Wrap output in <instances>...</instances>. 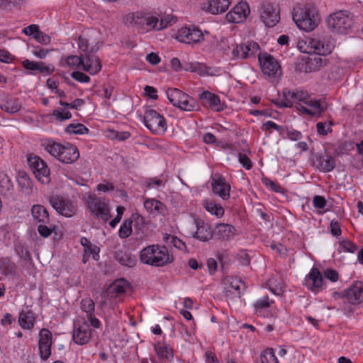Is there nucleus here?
Returning a JSON list of instances; mask_svg holds the SVG:
<instances>
[{
    "mask_svg": "<svg viewBox=\"0 0 363 363\" xmlns=\"http://www.w3.org/2000/svg\"><path fill=\"white\" fill-rule=\"evenodd\" d=\"M297 47L301 52L318 55H328L333 50V43L323 33L313 34L310 37L299 40Z\"/></svg>",
    "mask_w": 363,
    "mask_h": 363,
    "instance_id": "1",
    "label": "nucleus"
},
{
    "mask_svg": "<svg viewBox=\"0 0 363 363\" xmlns=\"http://www.w3.org/2000/svg\"><path fill=\"white\" fill-rule=\"evenodd\" d=\"M140 259L143 264L160 267L172 263L174 257L165 246L151 245L140 251Z\"/></svg>",
    "mask_w": 363,
    "mask_h": 363,
    "instance_id": "2",
    "label": "nucleus"
},
{
    "mask_svg": "<svg viewBox=\"0 0 363 363\" xmlns=\"http://www.w3.org/2000/svg\"><path fill=\"white\" fill-rule=\"evenodd\" d=\"M293 20L297 27L306 32L313 30L320 23V17L315 8L303 7L294 9Z\"/></svg>",
    "mask_w": 363,
    "mask_h": 363,
    "instance_id": "3",
    "label": "nucleus"
},
{
    "mask_svg": "<svg viewBox=\"0 0 363 363\" xmlns=\"http://www.w3.org/2000/svg\"><path fill=\"white\" fill-rule=\"evenodd\" d=\"M45 150L62 163L72 164L79 157L77 147L72 144L61 145L52 142L45 145Z\"/></svg>",
    "mask_w": 363,
    "mask_h": 363,
    "instance_id": "4",
    "label": "nucleus"
},
{
    "mask_svg": "<svg viewBox=\"0 0 363 363\" xmlns=\"http://www.w3.org/2000/svg\"><path fill=\"white\" fill-rule=\"evenodd\" d=\"M167 96L174 106L182 111H192L197 109L198 105L195 99L178 89H168Z\"/></svg>",
    "mask_w": 363,
    "mask_h": 363,
    "instance_id": "5",
    "label": "nucleus"
},
{
    "mask_svg": "<svg viewBox=\"0 0 363 363\" xmlns=\"http://www.w3.org/2000/svg\"><path fill=\"white\" fill-rule=\"evenodd\" d=\"M345 11H340L331 14L327 20L328 28L334 33L345 34L353 24L352 17Z\"/></svg>",
    "mask_w": 363,
    "mask_h": 363,
    "instance_id": "6",
    "label": "nucleus"
},
{
    "mask_svg": "<svg viewBox=\"0 0 363 363\" xmlns=\"http://www.w3.org/2000/svg\"><path fill=\"white\" fill-rule=\"evenodd\" d=\"M28 164L35 176V178L42 184L50 183V172L47 163L37 155L28 157Z\"/></svg>",
    "mask_w": 363,
    "mask_h": 363,
    "instance_id": "7",
    "label": "nucleus"
},
{
    "mask_svg": "<svg viewBox=\"0 0 363 363\" xmlns=\"http://www.w3.org/2000/svg\"><path fill=\"white\" fill-rule=\"evenodd\" d=\"M145 126L156 135L163 134L167 128V122L163 116L153 109L146 110L144 115Z\"/></svg>",
    "mask_w": 363,
    "mask_h": 363,
    "instance_id": "8",
    "label": "nucleus"
},
{
    "mask_svg": "<svg viewBox=\"0 0 363 363\" xmlns=\"http://www.w3.org/2000/svg\"><path fill=\"white\" fill-rule=\"evenodd\" d=\"M86 203L89 210L98 220L106 222L111 218L110 208L101 198L90 195Z\"/></svg>",
    "mask_w": 363,
    "mask_h": 363,
    "instance_id": "9",
    "label": "nucleus"
},
{
    "mask_svg": "<svg viewBox=\"0 0 363 363\" xmlns=\"http://www.w3.org/2000/svg\"><path fill=\"white\" fill-rule=\"evenodd\" d=\"M264 74L268 76L272 82H277L281 76V68L277 60L272 55L264 54L259 57Z\"/></svg>",
    "mask_w": 363,
    "mask_h": 363,
    "instance_id": "10",
    "label": "nucleus"
},
{
    "mask_svg": "<svg viewBox=\"0 0 363 363\" xmlns=\"http://www.w3.org/2000/svg\"><path fill=\"white\" fill-rule=\"evenodd\" d=\"M333 296L335 298L342 297L345 305L346 302L352 305H358L363 301V284L362 282H356L350 288L345 290L343 295L337 292H333Z\"/></svg>",
    "mask_w": 363,
    "mask_h": 363,
    "instance_id": "11",
    "label": "nucleus"
},
{
    "mask_svg": "<svg viewBox=\"0 0 363 363\" xmlns=\"http://www.w3.org/2000/svg\"><path fill=\"white\" fill-rule=\"evenodd\" d=\"M49 202L60 214L65 217H72L77 212V205L69 199L52 196L50 197Z\"/></svg>",
    "mask_w": 363,
    "mask_h": 363,
    "instance_id": "12",
    "label": "nucleus"
},
{
    "mask_svg": "<svg viewBox=\"0 0 363 363\" xmlns=\"http://www.w3.org/2000/svg\"><path fill=\"white\" fill-rule=\"evenodd\" d=\"M260 18L266 26L272 28L280 20L279 11L272 3L266 1L260 6Z\"/></svg>",
    "mask_w": 363,
    "mask_h": 363,
    "instance_id": "13",
    "label": "nucleus"
},
{
    "mask_svg": "<svg viewBox=\"0 0 363 363\" xmlns=\"http://www.w3.org/2000/svg\"><path fill=\"white\" fill-rule=\"evenodd\" d=\"M176 38L179 42L184 43H196L203 39V34L201 30L196 27L190 26L179 29Z\"/></svg>",
    "mask_w": 363,
    "mask_h": 363,
    "instance_id": "14",
    "label": "nucleus"
},
{
    "mask_svg": "<svg viewBox=\"0 0 363 363\" xmlns=\"http://www.w3.org/2000/svg\"><path fill=\"white\" fill-rule=\"evenodd\" d=\"M52 333L46 328L39 333L38 349L41 359L47 360L51 355Z\"/></svg>",
    "mask_w": 363,
    "mask_h": 363,
    "instance_id": "15",
    "label": "nucleus"
},
{
    "mask_svg": "<svg viewBox=\"0 0 363 363\" xmlns=\"http://www.w3.org/2000/svg\"><path fill=\"white\" fill-rule=\"evenodd\" d=\"M259 49V45L253 41L237 45L232 50L233 59H246L254 55Z\"/></svg>",
    "mask_w": 363,
    "mask_h": 363,
    "instance_id": "16",
    "label": "nucleus"
},
{
    "mask_svg": "<svg viewBox=\"0 0 363 363\" xmlns=\"http://www.w3.org/2000/svg\"><path fill=\"white\" fill-rule=\"evenodd\" d=\"M91 329L87 323H75L74 325L72 340L76 344L83 345L88 343L91 339Z\"/></svg>",
    "mask_w": 363,
    "mask_h": 363,
    "instance_id": "17",
    "label": "nucleus"
},
{
    "mask_svg": "<svg viewBox=\"0 0 363 363\" xmlns=\"http://www.w3.org/2000/svg\"><path fill=\"white\" fill-rule=\"evenodd\" d=\"M250 13V9L247 3L238 4L226 15V20L230 23H239L242 22Z\"/></svg>",
    "mask_w": 363,
    "mask_h": 363,
    "instance_id": "18",
    "label": "nucleus"
},
{
    "mask_svg": "<svg viewBox=\"0 0 363 363\" xmlns=\"http://www.w3.org/2000/svg\"><path fill=\"white\" fill-rule=\"evenodd\" d=\"M94 54L88 53L82 55L83 64L82 69L92 75L97 74L101 69V61Z\"/></svg>",
    "mask_w": 363,
    "mask_h": 363,
    "instance_id": "19",
    "label": "nucleus"
},
{
    "mask_svg": "<svg viewBox=\"0 0 363 363\" xmlns=\"http://www.w3.org/2000/svg\"><path fill=\"white\" fill-rule=\"evenodd\" d=\"M314 164L323 172H330L335 167V159L327 154H316L314 156Z\"/></svg>",
    "mask_w": 363,
    "mask_h": 363,
    "instance_id": "20",
    "label": "nucleus"
},
{
    "mask_svg": "<svg viewBox=\"0 0 363 363\" xmlns=\"http://www.w3.org/2000/svg\"><path fill=\"white\" fill-rule=\"evenodd\" d=\"M211 186L213 192L223 200H227L230 198V186L223 177L213 178Z\"/></svg>",
    "mask_w": 363,
    "mask_h": 363,
    "instance_id": "21",
    "label": "nucleus"
},
{
    "mask_svg": "<svg viewBox=\"0 0 363 363\" xmlns=\"http://www.w3.org/2000/svg\"><path fill=\"white\" fill-rule=\"evenodd\" d=\"M230 4V0H211L203 3L201 9L212 14H218L225 12Z\"/></svg>",
    "mask_w": 363,
    "mask_h": 363,
    "instance_id": "22",
    "label": "nucleus"
},
{
    "mask_svg": "<svg viewBox=\"0 0 363 363\" xmlns=\"http://www.w3.org/2000/svg\"><path fill=\"white\" fill-rule=\"evenodd\" d=\"M195 223L196 230L193 233V237L202 242L210 240L213 235V232L210 225L200 219L196 220Z\"/></svg>",
    "mask_w": 363,
    "mask_h": 363,
    "instance_id": "23",
    "label": "nucleus"
},
{
    "mask_svg": "<svg viewBox=\"0 0 363 363\" xmlns=\"http://www.w3.org/2000/svg\"><path fill=\"white\" fill-rule=\"evenodd\" d=\"M199 99L201 101L203 106L210 107L214 111H220L223 109L220 97L213 93L204 91L199 94Z\"/></svg>",
    "mask_w": 363,
    "mask_h": 363,
    "instance_id": "24",
    "label": "nucleus"
},
{
    "mask_svg": "<svg viewBox=\"0 0 363 363\" xmlns=\"http://www.w3.org/2000/svg\"><path fill=\"white\" fill-rule=\"evenodd\" d=\"M237 233L236 228L228 223H218L215 227L214 235L221 240H230Z\"/></svg>",
    "mask_w": 363,
    "mask_h": 363,
    "instance_id": "25",
    "label": "nucleus"
},
{
    "mask_svg": "<svg viewBox=\"0 0 363 363\" xmlns=\"http://www.w3.org/2000/svg\"><path fill=\"white\" fill-rule=\"evenodd\" d=\"M305 281L306 286L310 290L318 292L323 286V279L318 269L312 268Z\"/></svg>",
    "mask_w": 363,
    "mask_h": 363,
    "instance_id": "26",
    "label": "nucleus"
},
{
    "mask_svg": "<svg viewBox=\"0 0 363 363\" xmlns=\"http://www.w3.org/2000/svg\"><path fill=\"white\" fill-rule=\"evenodd\" d=\"M129 286V284L123 279L115 281L109 286L107 296L110 298H116L124 294Z\"/></svg>",
    "mask_w": 363,
    "mask_h": 363,
    "instance_id": "27",
    "label": "nucleus"
},
{
    "mask_svg": "<svg viewBox=\"0 0 363 363\" xmlns=\"http://www.w3.org/2000/svg\"><path fill=\"white\" fill-rule=\"evenodd\" d=\"M22 65L26 69L38 71L41 74H50L54 70L53 67L45 65L43 62H34L26 59L23 61Z\"/></svg>",
    "mask_w": 363,
    "mask_h": 363,
    "instance_id": "28",
    "label": "nucleus"
},
{
    "mask_svg": "<svg viewBox=\"0 0 363 363\" xmlns=\"http://www.w3.org/2000/svg\"><path fill=\"white\" fill-rule=\"evenodd\" d=\"M145 16L141 12H134L123 16V22L129 26L145 29Z\"/></svg>",
    "mask_w": 363,
    "mask_h": 363,
    "instance_id": "29",
    "label": "nucleus"
},
{
    "mask_svg": "<svg viewBox=\"0 0 363 363\" xmlns=\"http://www.w3.org/2000/svg\"><path fill=\"white\" fill-rule=\"evenodd\" d=\"M114 258L121 265L127 267H133L137 262V259L134 255L128 251L118 250L114 253Z\"/></svg>",
    "mask_w": 363,
    "mask_h": 363,
    "instance_id": "30",
    "label": "nucleus"
},
{
    "mask_svg": "<svg viewBox=\"0 0 363 363\" xmlns=\"http://www.w3.org/2000/svg\"><path fill=\"white\" fill-rule=\"evenodd\" d=\"M145 208L150 213L164 215L166 206L159 200L147 199L144 201Z\"/></svg>",
    "mask_w": 363,
    "mask_h": 363,
    "instance_id": "31",
    "label": "nucleus"
},
{
    "mask_svg": "<svg viewBox=\"0 0 363 363\" xmlns=\"http://www.w3.org/2000/svg\"><path fill=\"white\" fill-rule=\"evenodd\" d=\"M305 104L308 106L311 111V116L320 117L322 113L327 109V106L325 103L321 102L320 100L308 99Z\"/></svg>",
    "mask_w": 363,
    "mask_h": 363,
    "instance_id": "32",
    "label": "nucleus"
},
{
    "mask_svg": "<svg viewBox=\"0 0 363 363\" xmlns=\"http://www.w3.org/2000/svg\"><path fill=\"white\" fill-rule=\"evenodd\" d=\"M284 97L286 100H291L292 104L296 102L303 101L304 104L310 98L307 91L303 90H296L291 91L289 90H284L283 91Z\"/></svg>",
    "mask_w": 363,
    "mask_h": 363,
    "instance_id": "33",
    "label": "nucleus"
},
{
    "mask_svg": "<svg viewBox=\"0 0 363 363\" xmlns=\"http://www.w3.org/2000/svg\"><path fill=\"white\" fill-rule=\"evenodd\" d=\"M35 320V317L32 311L26 308L20 313L18 322L22 328L28 330L33 328Z\"/></svg>",
    "mask_w": 363,
    "mask_h": 363,
    "instance_id": "34",
    "label": "nucleus"
},
{
    "mask_svg": "<svg viewBox=\"0 0 363 363\" xmlns=\"http://www.w3.org/2000/svg\"><path fill=\"white\" fill-rule=\"evenodd\" d=\"M328 64V60L321 57V55H316L313 57L308 58L306 62V69L307 72H315L320 68L325 67Z\"/></svg>",
    "mask_w": 363,
    "mask_h": 363,
    "instance_id": "35",
    "label": "nucleus"
},
{
    "mask_svg": "<svg viewBox=\"0 0 363 363\" xmlns=\"http://www.w3.org/2000/svg\"><path fill=\"white\" fill-rule=\"evenodd\" d=\"M33 218L39 223L44 224L49 223L50 218L47 209L41 205H34L31 208Z\"/></svg>",
    "mask_w": 363,
    "mask_h": 363,
    "instance_id": "36",
    "label": "nucleus"
},
{
    "mask_svg": "<svg viewBox=\"0 0 363 363\" xmlns=\"http://www.w3.org/2000/svg\"><path fill=\"white\" fill-rule=\"evenodd\" d=\"M60 64L62 67L82 69L83 64L82 55L81 56L69 55L67 57L62 59Z\"/></svg>",
    "mask_w": 363,
    "mask_h": 363,
    "instance_id": "37",
    "label": "nucleus"
},
{
    "mask_svg": "<svg viewBox=\"0 0 363 363\" xmlns=\"http://www.w3.org/2000/svg\"><path fill=\"white\" fill-rule=\"evenodd\" d=\"M21 105L18 99L9 97L0 104V108L9 113H15L20 111Z\"/></svg>",
    "mask_w": 363,
    "mask_h": 363,
    "instance_id": "38",
    "label": "nucleus"
},
{
    "mask_svg": "<svg viewBox=\"0 0 363 363\" xmlns=\"http://www.w3.org/2000/svg\"><path fill=\"white\" fill-rule=\"evenodd\" d=\"M17 181L23 193L29 194L32 191V182L25 172H19Z\"/></svg>",
    "mask_w": 363,
    "mask_h": 363,
    "instance_id": "39",
    "label": "nucleus"
},
{
    "mask_svg": "<svg viewBox=\"0 0 363 363\" xmlns=\"http://www.w3.org/2000/svg\"><path fill=\"white\" fill-rule=\"evenodd\" d=\"M171 66L172 68L175 72H179L182 69L184 70H191V72H195L199 66V64H193V63H184L182 65L180 60L177 57H174L171 60Z\"/></svg>",
    "mask_w": 363,
    "mask_h": 363,
    "instance_id": "40",
    "label": "nucleus"
},
{
    "mask_svg": "<svg viewBox=\"0 0 363 363\" xmlns=\"http://www.w3.org/2000/svg\"><path fill=\"white\" fill-rule=\"evenodd\" d=\"M204 208L205 209L209 212L211 214L217 216L218 218H220L224 214V209L220 205L214 201H205L204 202Z\"/></svg>",
    "mask_w": 363,
    "mask_h": 363,
    "instance_id": "41",
    "label": "nucleus"
},
{
    "mask_svg": "<svg viewBox=\"0 0 363 363\" xmlns=\"http://www.w3.org/2000/svg\"><path fill=\"white\" fill-rule=\"evenodd\" d=\"M78 46L84 54L96 53L99 48L97 45L90 46L89 40L82 36L79 37Z\"/></svg>",
    "mask_w": 363,
    "mask_h": 363,
    "instance_id": "42",
    "label": "nucleus"
},
{
    "mask_svg": "<svg viewBox=\"0 0 363 363\" xmlns=\"http://www.w3.org/2000/svg\"><path fill=\"white\" fill-rule=\"evenodd\" d=\"M155 350L160 359H170L173 357V350L167 345L157 343L155 345Z\"/></svg>",
    "mask_w": 363,
    "mask_h": 363,
    "instance_id": "43",
    "label": "nucleus"
},
{
    "mask_svg": "<svg viewBox=\"0 0 363 363\" xmlns=\"http://www.w3.org/2000/svg\"><path fill=\"white\" fill-rule=\"evenodd\" d=\"M281 135L291 140L298 141L302 138V133L292 128L284 127Z\"/></svg>",
    "mask_w": 363,
    "mask_h": 363,
    "instance_id": "44",
    "label": "nucleus"
},
{
    "mask_svg": "<svg viewBox=\"0 0 363 363\" xmlns=\"http://www.w3.org/2000/svg\"><path fill=\"white\" fill-rule=\"evenodd\" d=\"M65 131L69 134L83 135L89 132V129L82 123H71L68 125Z\"/></svg>",
    "mask_w": 363,
    "mask_h": 363,
    "instance_id": "45",
    "label": "nucleus"
},
{
    "mask_svg": "<svg viewBox=\"0 0 363 363\" xmlns=\"http://www.w3.org/2000/svg\"><path fill=\"white\" fill-rule=\"evenodd\" d=\"M260 361L262 363H279L272 348H267L261 353Z\"/></svg>",
    "mask_w": 363,
    "mask_h": 363,
    "instance_id": "46",
    "label": "nucleus"
},
{
    "mask_svg": "<svg viewBox=\"0 0 363 363\" xmlns=\"http://www.w3.org/2000/svg\"><path fill=\"white\" fill-rule=\"evenodd\" d=\"M13 187L12 182L9 177L4 173H0V191L1 193L7 194Z\"/></svg>",
    "mask_w": 363,
    "mask_h": 363,
    "instance_id": "47",
    "label": "nucleus"
},
{
    "mask_svg": "<svg viewBox=\"0 0 363 363\" xmlns=\"http://www.w3.org/2000/svg\"><path fill=\"white\" fill-rule=\"evenodd\" d=\"M132 225L133 220L130 219H127L123 223L118 232L121 238H127L131 235Z\"/></svg>",
    "mask_w": 363,
    "mask_h": 363,
    "instance_id": "48",
    "label": "nucleus"
},
{
    "mask_svg": "<svg viewBox=\"0 0 363 363\" xmlns=\"http://www.w3.org/2000/svg\"><path fill=\"white\" fill-rule=\"evenodd\" d=\"M133 223L135 230L144 234V229L146 226V222L145 218L140 214H133Z\"/></svg>",
    "mask_w": 363,
    "mask_h": 363,
    "instance_id": "49",
    "label": "nucleus"
},
{
    "mask_svg": "<svg viewBox=\"0 0 363 363\" xmlns=\"http://www.w3.org/2000/svg\"><path fill=\"white\" fill-rule=\"evenodd\" d=\"M80 306L82 310L88 315H94L95 310V304L94 301L90 298H85L81 301Z\"/></svg>",
    "mask_w": 363,
    "mask_h": 363,
    "instance_id": "50",
    "label": "nucleus"
},
{
    "mask_svg": "<svg viewBox=\"0 0 363 363\" xmlns=\"http://www.w3.org/2000/svg\"><path fill=\"white\" fill-rule=\"evenodd\" d=\"M26 0H0V8L6 9L11 7H20Z\"/></svg>",
    "mask_w": 363,
    "mask_h": 363,
    "instance_id": "51",
    "label": "nucleus"
},
{
    "mask_svg": "<svg viewBox=\"0 0 363 363\" xmlns=\"http://www.w3.org/2000/svg\"><path fill=\"white\" fill-rule=\"evenodd\" d=\"M242 286L243 289H245L246 288L245 283L240 279H238L237 277L232 279V281L230 284V287L236 291V295L238 298H240L241 296V287Z\"/></svg>",
    "mask_w": 363,
    "mask_h": 363,
    "instance_id": "52",
    "label": "nucleus"
},
{
    "mask_svg": "<svg viewBox=\"0 0 363 363\" xmlns=\"http://www.w3.org/2000/svg\"><path fill=\"white\" fill-rule=\"evenodd\" d=\"M52 115L59 121H63L65 120H67L72 118V113L69 111H65L62 109L54 110L52 112Z\"/></svg>",
    "mask_w": 363,
    "mask_h": 363,
    "instance_id": "53",
    "label": "nucleus"
},
{
    "mask_svg": "<svg viewBox=\"0 0 363 363\" xmlns=\"http://www.w3.org/2000/svg\"><path fill=\"white\" fill-rule=\"evenodd\" d=\"M109 132L111 134L108 136L111 137L112 138H115L118 141H124L130 137V133L126 131L118 132L111 130Z\"/></svg>",
    "mask_w": 363,
    "mask_h": 363,
    "instance_id": "54",
    "label": "nucleus"
},
{
    "mask_svg": "<svg viewBox=\"0 0 363 363\" xmlns=\"http://www.w3.org/2000/svg\"><path fill=\"white\" fill-rule=\"evenodd\" d=\"M340 247L346 252L354 253L357 247L355 244L349 240H344L340 242Z\"/></svg>",
    "mask_w": 363,
    "mask_h": 363,
    "instance_id": "55",
    "label": "nucleus"
},
{
    "mask_svg": "<svg viewBox=\"0 0 363 363\" xmlns=\"http://www.w3.org/2000/svg\"><path fill=\"white\" fill-rule=\"evenodd\" d=\"M16 252L18 256L23 259L25 261H30L31 259V255L28 250L24 247L23 245H18L16 247Z\"/></svg>",
    "mask_w": 363,
    "mask_h": 363,
    "instance_id": "56",
    "label": "nucleus"
},
{
    "mask_svg": "<svg viewBox=\"0 0 363 363\" xmlns=\"http://www.w3.org/2000/svg\"><path fill=\"white\" fill-rule=\"evenodd\" d=\"M71 77L76 81L81 83H87L90 82V77L86 74L79 71L73 72L71 74Z\"/></svg>",
    "mask_w": 363,
    "mask_h": 363,
    "instance_id": "57",
    "label": "nucleus"
},
{
    "mask_svg": "<svg viewBox=\"0 0 363 363\" xmlns=\"http://www.w3.org/2000/svg\"><path fill=\"white\" fill-rule=\"evenodd\" d=\"M159 19L155 16H145V29L150 27L158 30Z\"/></svg>",
    "mask_w": 363,
    "mask_h": 363,
    "instance_id": "58",
    "label": "nucleus"
},
{
    "mask_svg": "<svg viewBox=\"0 0 363 363\" xmlns=\"http://www.w3.org/2000/svg\"><path fill=\"white\" fill-rule=\"evenodd\" d=\"M175 22V20L172 16H167L164 18H162L159 21L158 30L166 28L167 26H171L172 23Z\"/></svg>",
    "mask_w": 363,
    "mask_h": 363,
    "instance_id": "59",
    "label": "nucleus"
},
{
    "mask_svg": "<svg viewBox=\"0 0 363 363\" xmlns=\"http://www.w3.org/2000/svg\"><path fill=\"white\" fill-rule=\"evenodd\" d=\"M238 160L242 167L246 169L249 170L252 168V163L250 159L245 154L240 153L238 155Z\"/></svg>",
    "mask_w": 363,
    "mask_h": 363,
    "instance_id": "60",
    "label": "nucleus"
},
{
    "mask_svg": "<svg viewBox=\"0 0 363 363\" xmlns=\"http://www.w3.org/2000/svg\"><path fill=\"white\" fill-rule=\"evenodd\" d=\"M333 125L332 123H330V125L328 127V128H325V124L323 122H318L316 123V128H317V132L318 134L320 135H328V133H331L332 132V128H330V126Z\"/></svg>",
    "mask_w": 363,
    "mask_h": 363,
    "instance_id": "61",
    "label": "nucleus"
},
{
    "mask_svg": "<svg viewBox=\"0 0 363 363\" xmlns=\"http://www.w3.org/2000/svg\"><path fill=\"white\" fill-rule=\"evenodd\" d=\"M313 203L316 208H323L326 205V200L323 196L316 195L313 199Z\"/></svg>",
    "mask_w": 363,
    "mask_h": 363,
    "instance_id": "62",
    "label": "nucleus"
},
{
    "mask_svg": "<svg viewBox=\"0 0 363 363\" xmlns=\"http://www.w3.org/2000/svg\"><path fill=\"white\" fill-rule=\"evenodd\" d=\"M40 31L38 25L32 24L23 28V33L27 35L36 36V34Z\"/></svg>",
    "mask_w": 363,
    "mask_h": 363,
    "instance_id": "63",
    "label": "nucleus"
},
{
    "mask_svg": "<svg viewBox=\"0 0 363 363\" xmlns=\"http://www.w3.org/2000/svg\"><path fill=\"white\" fill-rule=\"evenodd\" d=\"M330 232L333 236L337 237L341 235L342 230L340 226V223L337 221L333 220L330 222Z\"/></svg>",
    "mask_w": 363,
    "mask_h": 363,
    "instance_id": "64",
    "label": "nucleus"
}]
</instances>
